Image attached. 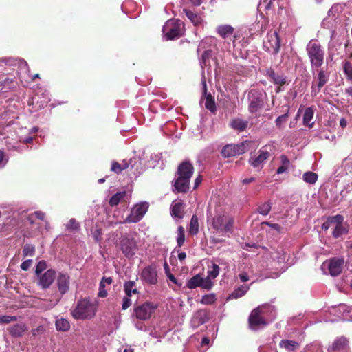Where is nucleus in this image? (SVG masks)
Returning a JSON list of instances; mask_svg holds the SVG:
<instances>
[{"instance_id":"obj_60","label":"nucleus","mask_w":352,"mask_h":352,"mask_svg":"<svg viewBox=\"0 0 352 352\" xmlns=\"http://www.w3.org/2000/svg\"><path fill=\"white\" fill-rule=\"evenodd\" d=\"M112 283V278L111 277H104L101 280L100 284L101 285V287H105L106 285H109Z\"/></svg>"},{"instance_id":"obj_54","label":"nucleus","mask_w":352,"mask_h":352,"mask_svg":"<svg viewBox=\"0 0 352 352\" xmlns=\"http://www.w3.org/2000/svg\"><path fill=\"white\" fill-rule=\"evenodd\" d=\"M203 304H212L214 302V296L213 295H205L201 300Z\"/></svg>"},{"instance_id":"obj_56","label":"nucleus","mask_w":352,"mask_h":352,"mask_svg":"<svg viewBox=\"0 0 352 352\" xmlns=\"http://www.w3.org/2000/svg\"><path fill=\"white\" fill-rule=\"evenodd\" d=\"M91 234L96 241L98 242L101 240L102 232L100 229L96 228L91 230Z\"/></svg>"},{"instance_id":"obj_9","label":"nucleus","mask_w":352,"mask_h":352,"mask_svg":"<svg viewBox=\"0 0 352 352\" xmlns=\"http://www.w3.org/2000/svg\"><path fill=\"white\" fill-rule=\"evenodd\" d=\"M264 94V91L259 89H252L250 91L248 99L250 101L249 111L250 113H257L263 107Z\"/></svg>"},{"instance_id":"obj_36","label":"nucleus","mask_w":352,"mask_h":352,"mask_svg":"<svg viewBox=\"0 0 352 352\" xmlns=\"http://www.w3.org/2000/svg\"><path fill=\"white\" fill-rule=\"evenodd\" d=\"M314 110L312 107H308L305 109L303 115V124L309 127L313 126L314 123H311L314 118Z\"/></svg>"},{"instance_id":"obj_61","label":"nucleus","mask_w":352,"mask_h":352,"mask_svg":"<svg viewBox=\"0 0 352 352\" xmlns=\"http://www.w3.org/2000/svg\"><path fill=\"white\" fill-rule=\"evenodd\" d=\"M33 215H34L36 218H38V219H41V220H43L45 218V216L44 212H43L41 211H36L33 214L30 215V219H31V217Z\"/></svg>"},{"instance_id":"obj_49","label":"nucleus","mask_w":352,"mask_h":352,"mask_svg":"<svg viewBox=\"0 0 352 352\" xmlns=\"http://www.w3.org/2000/svg\"><path fill=\"white\" fill-rule=\"evenodd\" d=\"M288 117H289V108L287 109V112L285 114L278 116L276 119L275 123H276V126L278 127V128H281L282 125L285 122H287V120L288 119Z\"/></svg>"},{"instance_id":"obj_39","label":"nucleus","mask_w":352,"mask_h":352,"mask_svg":"<svg viewBox=\"0 0 352 352\" xmlns=\"http://www.w3.org/2000/svg\"><path fill=\"white\" fill-rule=\"evenodd\" d=\"M347 340L344 337L338 338L333 342L331 348L333 350H340L347 344Z\"/></svg>"},{"instance_id":"obj_46","label":"nucleus","mask_w":352,"mask_h":352,"mask_svg":"<svg viewBox=\"0 0 352 352\" xmlns=\"http://www.w3.org/2000/svg\"><path fill=\"white\" fill-rule=\"evenodd\" d=\"M219 274V267L217 264H212L211 268L208 271V278L214 279Z\"/></svg>"},{"instance_id":"obj_15","label":"nucleus","mask_w":352,"mask_h":352,"mask_svg":"<svg viewBox=\"0 0 352 352\" xmlns=\"http://www.w3.org/2000/svg\"><path fill=\"white\" fill-rule=\"evenodd\" d=\"M201 85L203 96L201 102H204L205 107L210 111L214 112L216 110L215 102L211 94L207 93L206 80L204 72L202 73Z\"/></svg>"},{"instance_id":"obj_4","label":"nucleus","mask_w":352,"mask_h":352,"mask_svg":"<svg viewBox=\"0 0 352 352\" xmlns=\"http://www.w3.org/2000/svg\"><path fill=\"white\" fill-rule=\"evenodd\" d=\"M342 7L340 4L333 5L328 12L327 16L324 19L322 25L324 28L329 29L331 32V38L333 39L336 31L333 28L337 27L340 23V21L338 19L339 14L342 12Z\"/></svg>"},{"instance_id":"obj_59","label":"nucleus","mask_w":352,"mask_h":352,"mask_svg":"<svg viewBox=\"0 0 352 352\" xmlns=\"http://www.w3.org/2000/svg\"><path fill=\"white\" fill-rule=\"evenodd\" d=\"M32 263L33 261L31 259L25 260L21 264V268L24 271L28 270L32 266Z\"/></svg>"},{"instance_id":"obj_41","label":"nucleus","mask_w":352,"mask_h":352,"mask_svg":"<svg viewBox=\"0 0 352 352\" xmlns=\"http://www.w3.org/2000/svg\"><path fill=\"white\" fill-rule=\"evenodd\" d=\"M217 43V39L214 37H208L201 41V42L199 43L197 49V52H199L201 50L206 49V45H216Z\"/></svg>"},{"instance_id":"obj_63","label":"nucleus","mask_w":352,"mask_h":352,"mask_svg":"<svg viewBox=\"0 0 352 352\" xmlns=\"http://www.w3.org/2000/svg\"><path fill=\"white\" fill-rule=\"evenodd\" d=\"M105 287H101V285L100 284L99 286V292H98V296L101 298H104L107 296V292L104 289Z\"/></svg>"},{"instance_id":"obj_5","label":"nucleus","mask_w":352,"mask_h":352,"mask_svg":"<svg viewBox=\"0 0 352 352\" xmlns=\"http://www.w3.org/2000/svg\"><path fill=\"white\" fill-rule=\"evenodd\" d=\"M96 311V306L87 299L80 300L72 314L76 319L92 318Z\"/></svg>"},{"instance_id":"obj_16","label":"nucleus","mask_w":352,"mask_h":352,"mask_svg":"<svg viewBox=\"0 0 352 352\" xmlns=\"http://www.w3.org/2000/svg\"><path fill=\"white\" fill-rule=\"evenodd\" d=\"M142 280L149 285H155L157 283V272L154 265L145 267L141 274Z\"/></svg>"},{"instance_id":"obj_57","label":"nucleus","mask_w":352,"mask_h":352,"mask_svg":"<svg viewBox=\"0 0 352 352\" xmlns=\"http://www.w3.org/2000/svg\"><path fill=\"white\" fill-rule=\"evenodd\" d=\"M130 298H131L130 296H128L126 295L123 298L122 305V308L123 310L126 309L127 308H129L131 306V300Z\"/></svg>"},{"instance_id":"obj_44","label":"nucleus","mask_w":352,"mask_h":352,"mask_svg":"<svg viewBox=\"0 0 352 352\" xmlns=\"http://www.w3.org/2000/svg\"><path fill=\"white\" fill-rule=\"evenodd\" d=\"M211 49H207L204 50L201 58L199 59L200 65L202 68L207 66V63L209 60L210 57L211 56Z\"/></svg>"},{"instance_id":"obj_13","label":"nucleus","mask_w":352,"mask_h":352,"mask_svg":"<svg viewBox=\"0 0 352 352\" xmlns=\"http://www.w3.org/2000/svg\"><path fill=\"white\" fill-rule=\"evenodd\" d=\"M156 307V305H155L153 303L146 302L141 305L135 307L134 316L138 319L142 320H148V318H150Z\"/></svg>"},{"instance_id":"obj_1","label":"nucleus","mask_w":352,"mask_h":352,"mask_svg":"<svg viewBox=\"0 0 352 352\" xmlns=\"http://www.w3.org/2000/svg\"><path fill=\"white\" fill-rule=\"evenodd\" d=\"M207 221L215 231L223 236L228 235L232 232L233 219L223 211L221 207L215 210L213 215L210 208L208 210Z\"/></svg>"},{"instance_id":"obj_43","label":"nucleus","mask_w":352,"mask_h":352,"mask_svg":"<svg viewBox=\"0 0 352 352\" xmlns=\"http://www.w3.org/2000/svg\"><path fill=\"white\" fill-rule=\"evenodd\" d=\"M201 280L202 278L200 276H195L188 281L187 286L190 289H194L197 287H200V285L201 284Z\"/></svg>"},{"instance_id":"obj_10","label":"nucleus","mask_w":352,"mask_h":352,"mask_svg":"<svg viewBox=\"0 0 352 352\" xmlns=\"http://www.w3.org/2000/svg\"><path fill=\"white\" fill-rule=\"evenodd\" d=\"M148 206V204L146 201L135 205L124 223H137L140 221L147 212Z\"/></svg>"},{"instance_id":"obj_29","label":"nucleus","mask_w":352,"mask_h":352,"mask_svg":"<svg viewBox=\"0 0 352 352\" xmlns=\"http://www.w3.org/2000/svg\"><path fill=\"white\" fill-rule=\"evenodd\" d=\"M217 32L223 38H230L234 33V28L230 25H221L217 27Z\"/></svg>"},{"instance_id":"obj_50","label":"nucleus","mask_w":352,"mask_h":352,"mask_svg":"<svg viewBox=\"0 0 352 352\" xmlns=\"http://www.w3.org/2000/svg\"><path fill=\"white\" fill-rule=\"evenodd\" d=\"M16 320H17L16 316H8V315H4V316L0 315V324H8L12 322L16 321Z\"/></svg>"},{"instance_id":"obj_8","label":"nucleus","mask_w":352,"mask_h":352,"mask_svg":"<svg viewBox=\"0 0 352 352\" xmlns=\"http://www.w3.org/2000/svg\"><path fill=\"white\" fill-rule=\"evenodd\" d=\"M270 256L272 260L270 264L271 267H276L278 271L274 272L273 275H270L268 278H276L278 277L286 269L285 262L287 255L285 253H280L278 251H274L269 253L267 256Z\"/></svg>"},{"instance_id":"obj_30","label":"nucleus","mask_w":352,"mask_h":352,"mask_svg":"<svg viewBox=\"0 0 352 352\" xmlns=\"http://www.w3.org/2000/svg\"><path fill=\"white\" fill-rule=\"evenodd\" d=\"M27 329V327L25 324L20 323L10 327L8 331L12 336L21 337Z\"/></svg>"},{"instance_id":"obj_2","label":"nucleus","mask_w":352,"mask_h":352,"mask_svg":"<svg viewBox=\"0 0 352 352\" xmlns=\"http://www.w3.org/2000/svg\"><path fill=\"white\" fill-rule=\"evenodd\" d=\"M194 168L188 162H182L178 167V177L175 181L174 188L177 192H186L189 188L190 179Z\"/></svg>"},{"instance_id":"obj_12","label":"nucleus","mask_w":352,"mask_h":352,"mask_svg":"<svg viewBox=\"0 0 352 352\" xmlns=\"http://www.w3.org/2000/svg\"><path fill=\"white\" fill-rule=\"evenodd\" d=\"M344 261L343 258H333L331 259L324 261L322 265V270L325 271L329 270V273L336 276L340 274L343 269Z\"/></svg>"},{"instance_id":"obj_28","label":"nucleus","mask_w":352,"mask_h":352,"mask_svg":"<svg viewBox=\"0 0 352 352\" xmlns=\"http://www.w3.org/2000/svg\"><path fill=\"white\" fill-rule=\"evenodd\" d=\"M338 311L340 315L338 317L343 320L351 321L352 320V307H349L346 305H340Z\"/></svg>"},{"instance_id":"obj_51","label":"nucleus","mask_w":352,"mask_h":352,"mask_svg":"<svg viewBox=\"0 0 352 352\" xmlns=\"http://www.w3.org/2000/svg\"><path fill=\"white\" fill-rule=\"evenodd\" d=\"M35 249L32 245H25L23 249V255L24 257L32 256L34 254Z\"/></svg>"},{"instance_id":"obj_25","label":"nucleus","mask_w":352,"mask_h":352,"mask_svg":"<svg viewBox=\"0 0 352 352\" xmlns=\"http://www.w3.org/2000/svg\"><path fill=\"white\" fill-rule=\"evenodd\" d=\"M207 320V314L205 311L199 310L197 311L191 319V326L193 328H197L199 326L205 323Z\"/></svg>"},{"instance_id":"obj_3","label":"nucleus","mask_w":352,"mask_h":352,"mask_svg":"<svg viewBox=\"0 0 352 352\" xmlns=\"http://www.w3.org/2000/svg\"><path fill=\"white\" fill-rule=\"evenodd\" d=\"M312 69L319 68L324 63V52L317 40H311L306 47Z\"/></svg>"},{"instance_id":"obj_7","label":"nucleus","mask_w":352,"mask_h":352,"mask_svg":"<svg viewBox=\"0 0 352 352\" xmlns=\"http://www.w3.org/2000/svg\"><path fill=\"white\" fill-rule=\"evenodd\" d=\"M266 309H272V307H259L252 311L249 318V324L252 329H259L267 324L265 319Z\"/></svg>"},{"instance_id":"obj_35","label":"nucleus","mask_w":352,"mask_h":352,"mask_svg":"<svg viewBox=\"0 0 352 352\" xmlns=\"http://www.w3.org/2000/svg\"><path fill=\"white\" fill-rule=\"evenodd\" d=\"M250 287L248 285H241L235 289L230 295L229 298L236 299L244 296L249 290Z\"/></svg>"},{"instance_id":"obj_37","label":"nucleus","mask_w":352,"mask_h":352,"mask_svg":"<svg viewBox=\"0 0 352 352\" xmlns=\"http://www.w3.org/2000/svg\"><path fill=\"white\" fill-rule=\"evenodd\" d=\"M188 232L192 235H196L199 232V221L198 217L196 215H192L190 221Z\"/></svg>"},{"instance_id":"obj_6","label":"nucleus","mask_w":352,"mask_h":352,"mask_svg":"<svg viewBox=\"0 0 352 352\" xmlns=\"http://www.w3.org/2000/svg\"><path fill=\"white\" fill-rule=\"evenodd\" d=\"M162 32L167 40L178 38L184 32V23L179 19H170L164 25Z\"/></svg>"},{"instance_id":"obj_26","label":"nucleus","mask_w":352,"mask_h":352,"mask_svg":"<svg viewBox=\"0 0 352 352\" xmlns=\"http://www.w3.org/2000/svg\"><path fill=\"white\" fill-rule=\"evenodd\" d=\"M183 12L194 25L198 26L203 24L204 20L200 14H197L188 8H184Z\"/></svg>"},{"instance_id":"obj_62","label":"nucleus","mask_w":352,"mask_h":352,"mask_svg":"<svg viewBox=\"0 0 352 352\" xmlns=\"http://www.w3.org/2000/svg\"><path fill=\"white\" fill-rule=\"evenodd\" d=\"M8 162V159L6 158L3 152L0 151V168L3 167Z\"/></svg>"},{"instance_id":"obj_64","label":"nucleus","mask_w":352,"mask_h":352,"mask_svg":"<svg viewBox=\"0 0 352 352\" xmlns=\"http://www.w3.org/2000/svg\"><path fill=\"white\" fill-rule=\"evenodd\" d=\"M239 277L241 282H246L249 280V276L246 272H241L239 274Z\"/></svg>"},{"instance_id":"obj_27","label":"nucleus","mask_w":352,"mask_h":352,"mask_svg":"<svg viewBox=\"0 0 352 352\" xmlns=\"http://www.w3.org/2000/svg\"><path fill=\"white\" fill-rule=\"evenodd\" d=\"M184 204L181 201H175L170 206L171 214L174 217L182 219L184 217Z\"/></svg>"},{"instance_id":"obj_40","label":"nucleus","mask_w":352,"mask_h":352,"mask_svg":"<svg viewBox=\"0 0 352 352\" xmlns=\"http://www.w3.org/2000/svg\"><path fill=\"white\" fill-rule=\"evenodd\" d=\"M302 179L306 183L314 184L318 179V175L315 173L308 171L303 174Z\"/></svg>"},{"instance_id":"obj_21","label":"nucleus","mask_w":352,"mask_h":352,"mask_svg":"<svg viewBox=\"0 0 352 352\" xmlns=\"http://www.w3.org/2000/svg\"><path fill=\"white\" fill-rule=\"evenodd\" d=\"M328 80L329 74L327 72L323 69L320 70L317 78L312 82V95L316 96L320 91V88L327 82Z\"/></svg>"},{"instance_id":"obj_17","label":"nucleus","mask_w":352,"mask_h":352,"mask_svg":"<svg viewBox=\"0 0 352 352\" xmlns=\"http://www.w3.org/2000/svg\"><path fill=\"white\" fill-rule=\"evenodd\" d=\"M270 156V152L265 148H262L257 152L256 155L250 157L249 162L254 168H261L263 164L267 161Z\"/></svg>"},{"instance_id":"obj_14","label":"nucleus","mask_w":352,"mask_h":352,"mask_svg":"<svg viewBox=\"0 0 352 352\" xmlns=\"http://www.w3.org/2000/svg\"><path fill=\"white\" fill-rule=\"evenodd\" d=\"M259 6L266 10L272 8L275 10L278 8V15L287 14L286 0H261Z\"/></svg>"},{"instance_id":"obj_18","label":"nucleus","mask_w":352,"mask_h":352,"mask_svg":"<svg viewBox=\"0 0 352 352\" xmlns=\"http://www.w3.org/2000/svg\"><path fill=\"white\" fill-rule=\"evenodd\" d=\"M120 249L126 256H132L135 254L136 243L133 238L124 236L120 241Z\"/></svg>"},{"instance_id":"obj_34","label":"nucleus","mask_w":352,"mask_h":352,"mask_svg":"<svg viewBox=\"0 0 352 352\" xmlns=\"http://www.w3.org/2000/svg\"><path fill=\"white\" fill-rule=\"evenodd\" d=\"M248 124V122L247 120H244L240 118H236L231 121L230 126L239 131H244Z\"/></svg>"},{"instance_id":"obj_55","label":"nucleus","mask_w":352,"mask_h":352,"mask_svg":"<svg viewBox=\"0 0 352 352\" xmlns=\"http://www.w3.org/2000/svg\"><path fill=\"white\" fill-rule=\"evenodd\" d=\"M212 283L211 282V280L210 278H208V277L205 279L202 278L200 287L209 289L212 287Z\"/></svg>"},{"instance_id":"obj_52","label":"nucleus","mask_w":352,"mask_h":352,"mask_svg":"<svg viewBox=\"0 0 352 352\" xmlns=\"http://www.w3.org/2000/svg\"><path fill=\"white\" fill-rule=\"evenodd\" d=\"M47 268V264L45 261H40L36 265L35 273L37 276L43 274L42 272Z\"/></svg>"},{"instance_id":"obj_22","label":"nucleus","mask_w":352,"mask_h":352,"mask_svg":"<svg viewBox=\"0 0 352 352\" xmlns=\"http://www.w3.org/2000/svg\"><path fill=\"white\" fill-rule=\"evenodd\" d=\"M267 76L274 85H278L276 92L279 93L282 91L281 86L286 83V77L281 74L276 73L273 69H268L266 71Z\"/></svg>"},{"instance_id":"obj_19","label":"nucleus","mask_w":352,"mask_h":352,"mask_svg":"<svg viewBox=\"0 0 352 352\" xmlns=\"http://www.w3.org/2000/svg\"><path fill=\"white\" fill-rule=\"evenodd\" d=\"M246 148L244 143L240 144H228L225 146L221 154L224 157H230L244 153Z\"/></svg>"},{"instance_id":"obj_47","label":"nucleus","mask_w":352,"mask_h":352,"mask_svg":"<svg viewBox=\"0 0 352 352\" xmlns=\"http://www.w3.org/2000/svg\"><path fill=\"white\" fill-rule=\"evenodd\" d=\"M128 168V164L126 163H124L123 164H120L116 162H113L111 164V170L115 172L116 173H120L123 170Z\"/></svg>"},{"instance_id":"obj_24","label":"nucleus","mask_w":352,"mask_h":352,"mask_svg":"<svg viewBox=\"0 0 352 352\" xmlns=\"http://www.w3.org/2000/svg\"><path fill=\"white\" fill-rule=\"evenodd\" d=\"M57 286L61 294H66L69 289V276L67 274L59 273L57 277Z\"/></svg>"},{"instance_id":"obj_53","label":"nucleus","mask_w":352,"mask_h":352,"mask_svg":"<svg viewBox=\"0 0 352 352\" xmlns=\"http://www.w3.org/2000/svg\"><path fill=\"white\" fill-rule=\"evenodd\" d=\"M67 230H76L79 228V224L75 219H71L66 225Z\"/></svg>"},{"instance_id":"obj_20","label":"nucleus","mask_w":352,"mask_h":352,"mask_svg":"<svg viewBox=\"0 0 352 352\" xmlns=\"http://www.w3.org/2000/svg\"><path fill=\"white\" fill-rule=\"evenodd\" d=\"M37 284L42 289L49 288L54 281L56 278V272L53 270H48L43 274L37 276Z\"/></svg>"},{"instance_id":"obj_11","label":"nucleus","mask_w":352,"mask_h":352,"mask_svg":"<svg viewBox=\"0 0 352 352\" xmlns=\"http://www.w3.org/2000/svg\"><path fill=\"white\" fill-rule=\"evenodd\" d=\"M263 47L271 54H276L280 49V39L276 30L270 31L263 40Z\"/></svg>"},{"instance_id":"obj_42","label":"nucleus","mask_w":352,"mask_h":352,"mask_svg":"<svg viewBox=\"0 0 352 352\" xmlns=\"http://www.w3.org/2000/svg\"><path fill=\"white\" fill-rule=\"evenodd\" d=\"M177 246L181 247L185 241V231L184 228L180 226L177 230Z\"/></svg>"},{"instance_id":"obj_58","label":"nucleus","mask_w":352,"mask_h":352,"mask_svg":"<svg viewBox=\"0 0 352 352\" xmlns=\"http://www.w3.org/2000/svg\"><path fill=\"white\" fill-rule=\"evenodd\" d=\"M263 225H267L270 226L272 229L276 230L277 232H280L282 228L281 226L278 223H272L267 221H265L262 223Z\"/></svg>"},{"instance_id":"obj_32","label":"nucleus","mask_w":352,"mask_h":352,"mask_svg":"<svg viewBox=\"0 0 352 352\" xmlns=\"http://www.w3.org/2000/svg\"><path fill=\"white\" fill-rule=\"evenodd\" d=\"M124 289L125 294L128 296L131 297L133 294H138L136 283L134 280H129L126 282L124 285Z\"/></svg>"},{"instance_id":"obj_33","label":"nucleus","mask_w":352,"mask_h":352,"mask_svg":"<svg viewBox=\"0 0 352 352\" xmlns=\"http://www.w3.org/2000/svg\"><path fill=\"white\" fill-rule=\"evenodd\" d=\"M56 328L59 331H67L70 329V323L67 319L64 318H56L55 322Z\"/></svg>"},{"instance_id":"obj_31","label":"nucleus","mask_w":352,"mask_h":352,"mask_svg":"<svg viewBox=\"0 0 352 352\" xmlns=\"http://www.w3.org/2000/svg\"><path fill=\"white\" fill-rule=\"evenodd\" d=\"M279 345L289 352L294 351L299 347V344L297 342L289 340H283Z\"/></svg>"},{"instance_id":"obj_45","label":"nucleus","mask_w":352,"mask_h":352,"mask_svg":"<svg viewBox=\"0 0 352 352\" xmlns=\"http://www.w3.org/2000/svg\"><path fill=\"white\" fill-rule=\"evenodd\" d=\"M343 70L347 80L352 82V64L349 61L344 62Z\"/></svg>"},{"instance_id":"obj_48","label":"nucleus","mask_w":352,"mask_h":352,"mask_svg":"<svg viewBox=\"0 0 352 352\" xmlns=\"http://www.w3.org/2000/svg\"><path fill=\"white\" fill-rule=\"evenodd\" d=\"M271 208L272 206L270 202H265L258 207V212L262 215H267Z\"/></svg>"},{"instance_id":"obj_38","label":"nucleus","mask_w":352,"mask_h":352,"mask_svg":"<svg viewBox=\"0 0 352 352\" xmlns=\"http://www.w3.org/2000/svg\"><path fill=\"white\" fill-rule=\"evenodd\" d=\"M127 195L126 191L118 192L113 195L109 200L111 206H117Z\"/></svg>"},{"instance_id":"obj_23","label":"nucleus","mask_w":352,"mask_h":352,"mask_svg":"<svg viewBox=\"0 0 352 352\" xmlns=\"http://www.w3.org/2000/svg\"><path fill=\"white\" fill-rule=\"evenodd\" d=\"M343 217L341 215H336L329 219V222L336 224L333 232L334 237L338 238L346 232V229L342 226Z\"/></svg>"}]
</instances>
